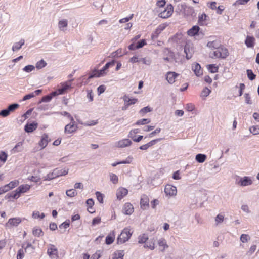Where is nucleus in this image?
<instances>
[{"label": "nucleus", "mask_w": 259, "mask_h": 259, "mask_svg": "<svg viewBox=\"0 0 259 259\" xmlns=\"http://www.w3.org/2000/svg\"><path fill=\"white\" fill-rule=\"evenodd\" d=\"M115 63V62L114 61L108 62L101 70H94L90 74L89 79H91L93 77H100L104 76L106 74L105 71L110 66H114Z\"/></svg>", "instance_id": "nucleus-1"}, {"label": "nucleus", "mask_w": 259, "mask_h": 259, "mask_svg": "<svg viewBox=\"0 0 259 259\" xmlns=\"http://www.w3.org/2000/svg\"><path fill=\"white\" fill-rule=\"evenodd\" d=\"M68 173V169H59L56 168L52 172L49 173L45 177H44V180H51L57 177L66 175Z\"/></svg>", "instance_id": "nucleus-2"}, {"label": "nucleus", "mask_w": 259, "mask_h": 259, "mask_svg": "<svg viewBox=\"0 0 259 259\" xmlns=\"http://www.w3.org/2000/svg\"><path fill=\"white\" fill-rule=\"evenodd\" d=\"M229 55L228 50L223 47H220L216 50H214L211 55L212 58L225 59Z\"/></svg>", "instance_id": "nucleus-3"}, {"label": "nucleus", "mask_w": 259, "mask_h": 259, "mask_svg": "<svg viewBox=\"0 0 259 259\" xmlns=\"http://www.w3.org/2000/svg\"><path fill=\"white\" fill-rule=\"evenodd\" d=\"M132 235V232H131L129 228H124L117 238V243L123 244L126 242L130 239Z\"/></svg>", "instance_id": "nucleus-4"}, {"label": "nucleus", "mask_w": 259, "mask_h": 259, "mask_svg": "<svg viewBox=\"0 0 259 259\" xmlns=\"http://www.w3.org/2000/svg\"><path fill=\"white\" fill-rule=\"evenodd\" d=\"M236 183L240 186H247L252 184V180L251 177L247 176L239 177L236 180Z\"/></svg>", "instance_id": "nucleus-5"}, {"label": "nucleus", "mask_w": 259, "mask_h": 259, "mask_svg": "<svg viewBox=\"0 0 259 259\" xmlns=\"http://www.w3.org/2000/svg\"><path fill=\"white\" fill-rule=\"evenodd\" d=\"M47 254L51 259L58 257V249L53 244H50L48 245Z\"/></svg>", "instance_id": "nucleus-6"}, {"label": "nucleus", "mask_w": 259, "mask_h": 259, "mask_svg": "<svg viewBox=\"0 0 259 259\" xmlns=\"http://www.w3.org/2000/svg\"><path fill=\"white\" fill-rule=\"evenodd\" d=\"M132 144L131 140L127 138L121 139L114 143V146L118 148H124L130 146Z\"/></svg>", "instance_id": "nucleus-7"}, {"label": "nucleus", "mask_w": 259, "mask_h": 259, "mask_svg": "<svg viewBox=\"0 0 259 259\" xmlns=\"http://www.w3.org/2000/svg\"><path fill=\"white\" fill-rule=\"evenodd\" d=\"M22 222L20 218H13L9 219L8 222L6 223L5 227L10 229L13 227H17Z\"/></svg>", "instance_id": "nucleus-8"}, {"label": "nucleus", "mask_w": 259, "mask_h": 259, "mask_svg": "<svg viewBox=\"0 0 259 259\" xmlns=\"http://www.w3.org/2000/svg\"><path fill=\"white\" fill-rule=\"evenodd\" d=\"M173 9V6L170 4L168 5L164 11L159 13V16L162 18H167L172 15Z\"/></svg>", "instance_id": "nucleus-9"}, {"label": "nucleus", "mask_w": 259, "mask_h": 259, "mask_svg": "<svg viewBox=\"0 0 259 259\" xmlns=\"http://www.w3.org/2000/svg\"><path fill=\"white\" fill-rule=\"evenodd\" d=\"M73 79H71L66 82L60 83L61 87L58 89L59 94L62 95L71 87V81Z\"/></svg>", "instance_id": "nucleus-10"}, {"label": "nucleus", "mask_w": 259, "mask_h": 259, "mask_svg": "<svg viewBox=\"0 0 259 259\" xmlns=\"http://www.w3.org/2000/svg\"><path fill=\"white\" fill-rule=\"evenodd\" d=\"M164 192L167 196L172 197L176 195L177 190L175 186L171 185H166L164 188Z\"/></svg>", "instance_id": "nucleus-11"}, {"label": "nucleus", "mask_w": 259, "mask_h": 259, "mask_svg": "<svg viewBox=\"0 0 259 259\" xmlns=\"http://www.w3.org/2000/svg\"><path fill=\"white\" fill-rule=\"evenodd\" d=\"M138 133H139L138 129L132 130L128 135V137L131 138L135 142H139L143 139V136H139L136 138V134Z\"/></svg>", "instance_id": "nucleus-12"}, {"label": "nucleus", "mask_w": 259, "mask_h": 259, "mask_svg": "<svg viewBox=\"0 0 259 259\" xmlns=\"http://www.w3.org/2000/svg\"><path fill=\"white\" fill-rule=\"evenodd\" d=\"M77 126L75 125V121L73 119V121H71V122L67 125H66L65 127L64 132L67 134H70L76 130Z\"/></svg>", "instance_id": "nucleus-13"}, {"label": "nucleus", "mask_w": 259, "mask_h": 259, "mask_svg": "<svg viewBox=\"0 0 259 259\" xmlns=\"http://www.w3.org/2000/svg\"><path fill=\"white\" fill-rule=\"evenodd\" d=\"M134 212V207L130 203H126L122 209V212L126 215H131Z\"/></svg>", "instance_id": "nucleus-14"}, {"label": "nucleus", "mask_w": 259, "mask_h": 259, "mask_svg": "<svg viewBox=\"0 0 259 259\" xmlns=\"http://www.w3.org/2000/svg\"><path fill=\"white\" fill-rule=\"evenodd\" d=\"M208 20V16L206 14L202 13L199 14L198 23L200 25H206Z\"/></svg>", "instance_id": "nucleus-15"}, {"label": "nucleus", "mask_w": 259, "mask_h": 259, "mask_svg": "<svg viewBox=\"0 0 259 259\" xmlns=\"http://www.w3.org/2000/svg\"><path fill=\"white\" fill-rule=\"evenodd\" d=\"M158 245L160 248V251L164 252L165 250L168 248L166 240L163 238H161L157 241Z\"/></svg>", "instance_id": "nucleus-16"}, {"label": "nucleus", "mask_w": 259, "mask_h": 259, "mask_svg": "<svg viewBox=\"0 0 259 259\" xmlns=\"http://www.w3.org/2000/svg\"><path fill=\"white\" fill-rule=\"evenodd\" d=\"M149 202L148 197L145 195H142L140 200L141 208L142 209H147L149 207Z\"/></svg>", "instance_id": "nucleus-17"}, {"label": "nucleus", "mask_w": 259, "mask_h": 259, "mask_svg": "<svg viewBox=\"0 0 259 259\" xmlns=\"http://www.w3.org/2000/svg\"><path fill=\"white\" fill-rule=\"evenodd\" d=\"M128 193V190L124 188H119L116 192V197L117 199L121 200Z\"/></svg>", "instance_id": "nucleus-18"}, {"label": "nucleus", "mask_w": 259, "mask_h": 259, "mask_svg": "<svg viewBox=\"0 0 259 259\" xmlns=\"http://www.w3.org/2000/svg\"><path fill=\"white\" fill-rule=\"evenodd\" d=\"M178 74L175 72H168L166 75V79L170 84H172L175 82L176 77Z\"/></svg>", "instance_id": "nucleus-19"}, {"label": "nucleus", "mask_w": 259, "mask_h": 259, "mask_svg": "<svg viewBox=\"0 0 259 259\" xmlns=\"http://www.w3.org/2000/svg\"><path fill=\"white\" fill-rule=\"evenodd\" d=\"M182 7L184 9V13L185 15L188 16H193L195 14V10L192 7L183 6Z\"/></svg>", "instance_id": "nucleus-20"}, {"label": "nucleus", "mask_w": 259, "mask_h": 259, "mask_svg": "<svg viewBox=\"0 0 259 259\" xmlns=\"http://www.w3.org/2000/svg\"><path fill=\"white\" fill-rule=\"evenodd\" d=\"M192 68L196 76H199L202 74V70L199 64L196 63L193 64Z\"/></svg>", "instance_id": "nucleus-21"}, {"label": "nucleus", "mask_w": 259, "mask_h": 259, "mask_svg": "<svg viewBox=\"0 0 259 259\" xmlns=\"http://www.w3.org/2000/svg\"><path fill=\"white\" fill-rule=\"evenodd\" d=\"M221 43L220 41L215 40L213 41H210L208 42L207 44V47L211 49H214L216 50L218 48L221 47Z\"/></svg>", "instance_id": "nucleus-22"}, {"label": "nucleus", "mask_w": 259, "mask_h": 259, "mask_svg": "<svg viewBox=\"0 0 259 259\" xmlns=\"http://www.w3.org/2000/svg\"><path fill=\"white\" fill-rule=\"evenodd\" d=\"M25 44V40L21 39L19 42H15L12 48L13 52L19 51Z\"/></svg>", "instance_id": "nucleus-23"}, {"label": "nucleus", "mask_w": 259, "mask_h": 259, "mask_svg": "<svg viewBox=\"0 0 259 259\" xmlns=\"http://www.w3.org/2000/svg\"><path fill=\"white\" fill-rule=\"evenodd\" d=\"M144 248L153 250L155 248V240L154 239H151L148 241H147L144 245Z\"/></svg>", "instance_id": "nucleus-24"}, {"label": "nucleus", "mask_w": 259, "mask_h": 259, "mask_svg": "<svg viewBox=\"0 0 259 259\" xmlns=\"http://www.w3.org/2000/svg\"><path fill=\"white\" fill-rule=\"evenodd\" d=\"M255 39L253 36H247L245 44L248 48H253L255 44Z\"/></svg>", "instance_id": "nucleus-25"}, {"label": "nucleus", "mask_w": 259, "mask_h": 259, "mask_svg": "<svg viewBox=\"0 0 259 259\" xmlns=\"http://www.w3.org/2000/svg\"><path fill=\"white\" fill-rule=\"evenodd\" d=\"M122 99L124 103H127V104H129L130 106L135 104L138 101L137 99L131 98L127 95H124L122 97Z\"/></svg>", "instance_id": "nucleus-26"}, {"label": "nucleus", "mask_w": 259, "mask_h": 259, "mask_svg": "<svg viewBox=\"0 0 259 259\" xmlns=\"http://www.w3.org/2000/svg\"><path fill=\"white\" fill-rule=\"evenodd\" d=\"M49 142V137L47 134H44L42 136L41 141L39 143V146L41 147V149L44 148L46 147Z\"/></svg>", "instance_id": "nucleus-27"}, {"label": "nucleus", "mask_w": 259, "mask_h": 259, "mask_svg": "<svg viewBox=\"0 0 259 259\" xmlns=\"http://www.w3.org/2000/svg\"><path fill=\"white\" fill-rule=\"evenodd\" d=\"M37 127V123H32L30 124H27L25 126V131L27 133H31L34 130H35Z\"/></svg>", "instance_id": "nucleus-28"}, {"label": "nucleus", "mask_w": 259, "mask_h": 259, "mask_svg": "<svg viewBox=\"0 0 259 259\" xmlns=\"http://www.w3.org/2000/svg\"><path fill=\"white\" fill-rule=\"evenodd\" d=\"M200 28L198 26H193L190 29L187 31V34L190 36H194L197 34Z\"/></svg>", "instance_id": "nucleus-29"}, {"label": "nucleus", "mask_w": 259, "mask_h": 259, "mask_svg": "<svg viewBox=\"0 0 259 259\" xmlns=\"http://www.w3.org/2000/svg\"><path fill=\"white\" fill-rule=\"evenodd\" d=\"M68 25V21L66 19L60 20L58 22V27L60 30L64 31Z\"/></svg>", "instance_id": "nucleus-30"}, {"label": "nucleus", "mask_w": 259, "mask_h": 259, "mask_svg": "<svg viewBox=\"0 0 259 259\" xmlns=\"http://www.w3.org/2000/svg\"><path fill=\"white\" fill-rule=\"evenodd\" d=\"M148 236L146 234H142L138 237V242L140 244H145L148 240Z\"/></svg>", "instance_id": "nucleus-31"}, {"label": "nucleus", "mask_w": 259, "mask_h": 259, "mask_svg": "<svg viewBox=\"0 0 259 259\" xmlns=\"http://www.w3.org/2000/svg\"><path fill=\"white\" fill-rule=\"evenodd\" d=\"M19 181L18 180H14L10 182L9 184L5 185V187L7 188L8 191L15 188L19 185Z\"/></svg>", "instance_id": "nucleus-32"}, {"label": "nucleus", "mask_w": 259, "mask_h": 259, "mask_svg": "<svg viewBox=\"0 0 259 259\" xmlns=\"http://www.w3.org/2000/svg\"><path fill=\"white\" fill-rule=\"evenodd\" d=\"M115 239V233L112 231L106 238V243L108 245L112 243Z\"/></svg>", "instance_id": "nucleus-33"}, {"label": "nucleus", "mask_w": 259, "mask_h": 259, "mask_svg": "<svg viewBox=\"0 0 259 259\" xmlns=\"http://www.w3.org/2000/svg\"><path fill=\"white\" fill-rule=\"evenodd\" d=\"M30 188V186L28 184L25 185H21L18 188H17L19 192L21 193H23L28 191Z\"/></svg>", "instance_id": "nucleus-34"}, {"label": "nucleus", "mask_w": 259, "mask_h": 259, "mask_svg": "<svg viewBox=\"0 0 259 259\" xmlns=\"http://www.w3.org/2000/svg\"><path fill=\"white\" fill-rule=\"evenodd\" d=\"M207 158L206 155L204 154H198L195 156L196 160L199 163L204 162Z\"/></svg>", "instance_id": "nucleus-35"}, {"label": "nucleus", "mask_w": 259, "mask_h": 259, "mask_svg": "<svg viewBox=\"0 0 259 259\" xmlns=\"http://www.w3.org/2000/svg\"><path fill=\"white\" fill-rule=\"evenodd\" d=\"M166 51L168 53V56L166 57H164L163 59L165 61H168V62H172L173 60L174 59V53L170 51H169L168 49H166Z\"/></svg>", "instance_id": "nucleus-36"}, {"label": "nucleus", "mask_w": 259, "mask_h": 259, "mask_svg": "<svg viewBox=\"0 0 259 259\" xmlns=\"http://www.w3.org/2000/svg\"><path fill=\"white\" fill-rule=\"evenodd\" d=\"M124 252L123 250H119L114 253L113 259H123Z\"/></svg>", "instance_id": "nucleus-37"}, {"label": "nucleus", "mask_w": 259, "mask_h": 259, "mask_svg": "<svg viewBox=\"0 0 259 259\" xmlns=\"http://www.w3.org/2000/svg\"><path fill=\"white\" fill-rule=\"evenodd\" d=\"M47 65V63L43 59L40 60L36 63V68L40 69L44 68Z\"/></svg>", "instance_id": "nucleus-38"}, {"label": "nucleus", "mask_w": 259, "mask_h": 259, "mask_svg": "<svg viewBox=\"0 0 259 259\" xmlns=\"http://www.w3.org/2000/svg\"><path fill=\"white\" fill-rule=\"evenodd\" d=\"M207 69L211 73H215L218 71V66L215 64H210L208 65Z\"/></svg>", "instance_id": "nucleus-39"}, {"label": "nucleus", "mask_w": 259, "mask_h": 259, "mask_svg": "<svg viewBox=\"0 0 259 259\" xmlns=\"http://www.w3.org/2000/svg\"><path fill=\"white\" fill-rule=\"evenodd\" d=\"M165 28L164 25H160L156 28L154 34H152V36H157L159 33H161L162 31H163Z\"/></svg>", "instance_id": "nucleus-40"}, {"label": "nucleus", "mask_w": 259, "mask_h": 259, "mask_svg": "<svg viewBox=\"0 0 259 259\" xmlns=\"http://www.w3.org/2000/svg\"><path fill=\"white\" fill-rule=\"evenodd\" d=\"M249 131L254 135L259 134V126L256 125L251 126L249 128Z\"/></svg>", "instance_id": "nucleus-41"}, {"label": "nucleus", "mask_w": 259, "mask_h": 259, "mask_svg": "<svg viewBox=\"0 0 259 259\" xmlns=\"http://www.w3.org/2000/svg\"><path fill=\"white\" fill-rule=\"evenodd\" d=\"M23 143L22 142H18L15 146L13 148V151L14 153L17 152H20L22 150V146Z\"/></svg>", "instance_id": "nucleus-42"}, {"label": "nucleus", "mask_w": 259, "mask_h": 259, "mask_svg": "<svg viewBox=\"0 0 259 259\" xmlns=\"http://www.w3.org/2000/svg\"><path fill=\"white\" fill-rule=\"evenodd\" d=\"M66 194L68 197H73L76 196L77 194V193L75 189H71L67 190Z\"/></svg>", "instance_id": "nucleus-43"}, {"label": "nucleus", "mask_w": 259, "mask_h": 259, "mask_svg": "<svg viewBox=\"0 0 259 259\" xmlns=\"http://www.w3.org/2000/svg\"><path fill=\"white\" fill-rule=\"evenodd\" d=\"M140 61L142 62L143 64L147 65H150L152 62V60L150 57L142 58L140 59Z\"/></svg>", "instance_id": "nucleus-44"}, {"label": "nucleus", "mask_w": 259, "mask_h": 259, "mask_svg": "<svg viewBox=\"0 0 259 259\" xmlns=\"http://www.w3.org/2000/svg\"><path fill=\"white\" fill-rule=\"evenodd\" d=\"M69 226V221H65L62 223L59 227L60 230L64 229L63 231H61V233H63L65 229H67Z\"/></svg>", "instance_id": "nucleus-45"}, {"label": "nucleus", "mask_w": 259, "mask_h": 259, "mask_svg": "<svg viewBox=\"0 0 259 259\" xmlns=\"http://www.w3.org/2000/svg\"><path fill=\"white\" fill-rule=\"evenodd\" d=\"M250 239V237L248 234H243L240 236V241L242 243H246Z\"/></svg>", "instance_id": "nucleus-46"}, {"label": "nucleus", "mask_w": 259, "mask_h": 259, "mask_svg": "<svg viewBox=\"0 0 259 259\" xmlns=\"http://www.w3.org/2000/svg\"><path fill=\"white\" fill-rule=\"evenodd\" d=\"M224 219V215L222 214H219L217 215V217L215 218V222L217 225H218L219 224L223 222Z\"/></svg>", "instance_id": "nucleus-47"}, {"label": "nucleus", "mask_w": 259, "mask_h": 259, "mask_svg": "<svg viewBox=\"0 0 259 259\" xmlns=\"http://www.w3.org/2000/svg\"><path fill=\"white\" fill-rule=\"evenodd\" d=\"M35 69L34 66L32 65H28L26 66H25L23 68V71L27 73L30 72L32 71H33Z\"/></svg>", "instance_id": "nucleus-48"}, {"label": "nucleus", "mask_w": 259, "mask_h": 259, "mask_svg": "<svg viewBox=\"0 0 259 259\" xmlns=\"http://www.w3.org/2000/svg\"><path fill=\"white\" fill-rule=\"evenodd\" d=\"M110 180L113 184H117L118 182V177L114 174L111 173L109 175Z\"/></svg>", "instance_id": "nucleus-49"}, {"label": "nucleus", "mask_w": 259, "mask_h": 259, "mask_svg": "<svg viewBox=\"0 0 259 259\" xmlns=\"http://www.w3.org/2000/svg\"><path fill=\"white\" fill-rule=\"evenodd\" d=\"M211 93V90L207 88H204L201 92V96L203 98H206Z\"/></svg>", "instance_id": "nucleus-50"}, {"label": "nucleus", "mask_w": 259, "mask_h": 259, "mask_svg": "<svg viewBox=\"0 0 259 259\" xmlns=\"http://www.w3.org/2000/svg\"><path fill=\"white\" fill-rule=\"evenodd\" d=\"M246 72L247 76L250 80H253L255 78L256 75L251 70L247 69Z\"/></svg>", "instance_id": "nucleus-51"}, {"label": "nucleus", "mask_w": 259, "mask_h": 259, "mask_svg": "<svg viewBox=\"0 0 259 259\" xmlns=\"http://www.w3.org/2000/svg\"><path fill=\"white\" fill-rule=\"evenodd\" d=\"M21 193L19 192V191L17 189L12 193H11L8 197H12L14 199H18L20 196Z\"/></svg>", "instance_id": "nucleus-52"}, {"label": "nucleus", "mask_w": 259, "mask_h": 259, "mask_svg": "<svg viewBox=\"0 0 259 259\" xmlns=\"http://www.w3.org/2000/svg\"><path fill=\"white\" fill-rule=\"evenodd\" d=\"M150 122V119L144 118V119H142L138 120L136 122V124L138 125H144V124L149 123Z\"/></svg>", "instance_id": "nucleus-53"}, {"label": "nucleus", "mask_w": 259, "mask_h": 259, "mask_svg": "<svg viewBox=\"0 0 259 259\" xmlns=\"http://www.w3.org/2000/svg\"><path fill=\"white\" fill-rule=\"evenodd\" d=\"M33 234L37 237H39L41 235L42 233L41 229L39 228H34L32 231Z\"/></svg>", "instance_id": "nucleus-54"}, {"label": "nucleus", "mask_w": 259, "mask_h": 259, "mask_svg": "<svg viewBox=\"0 0 259 259\" xmlns=\"http://www.w3.org/2000/svg\"><path fill=\"white\" fill-rule=\"evenodd\" d=\"M19 106V105L17 103H14L10 105L8 107V110L9 111L10 113L11 112H13L14 110H15L16 109H17Z\"/></svg>", "instance_id": "nucleus-55"}, {"label": "nucleus", "mask_w": 259, "mask_h": 259, "mask_svg": "<svg viewBox=\"0 0 259 259\" xmlns=\"http://www.w3.org/2000/svg\"><path fill=\"white\" fill-rule=\"evenodd\" d=\"M152 110V109L151 107H150L149 106H147V107H145L142 108L140 110V113L141 114H146L147 113L150 112Z\"/></svg>", "instance_id": "nucleus-56"}, {"label": "nucleus", "mask_w": 259, "mask_h": 259, "mask_svg": "<svg viewBox=\"0 0 259 259\" xmlns=\"http://www.w3.org/2000/svg\"><path fill=\"white\" fill-rule=\"evenodd\" d=\"M7 157L8 155L6 152L4 151L0 152V161L4 163L7 160Z\"/></svg>", "instance_id": "nucleus-57"}, {"label": "nucleus", "mask_w": 259, "mask_h": 259, "mask_svg": "<svg viewBox=\"0 0 259 259\" xmlns=\"http://www.w3.org/2000/svg\"><path fill=\"white\" fill-rule=\"evenodd\" d=\"M28 179L35 183H38L40 182V178L39 176H32L31 177H28Z\"/></svg>", "instance_id": "nucleus-58"}, {"label": "nucleus", "mask_w": 259, "mask_h": 259, "mask_svg": "<svg viewBox=\"0 0 259 259\" xmlns=\"http://www.w3.org/2000/svg\"><path fill=\"white\" fill-rule=\"evenodd\" d=\"M146 44V40L145 39H141L139 41H138L136 45V48L137 49H140L142 48Z\"/></svg>", "instance_id": "nucleus-59"}, {"label": "nucleus", "mask_w": 259, "mask_h": 259, "mask_svg": "<svg viewBox=\"0 0 259 259\" xmlns=\"http://www.w3.org/2000/svg\"><path fill=\"white\" fill-rule=\"evenodd\" d=\"M133 160V157L128 156L125 160L120 161V164H130Z\"/></svg>", "instance_id": "nucleus-60"}, {"label": "nucleus", "mask_w": 259, "mask_h": 259, "mask_svg": "<svg viewBox=\"0 0 259 259\" xmlns=\"http://www.w3.org/2000/svg\"><path fill=\"white\" fill-rule=\"evenodd\" d=\"M133 15H134L133 14H131L128 17L121 19L119 21V23H124L128 22L130 20H131L133 18Z\"/></svg>", "instance_id": "nucleus-61"}, {"label": "nucleus", "mask_w": 259, "mask_h": 259, "mask_svg": "<svg viewBox=\"0 0 259 259\" xmlns=\"http://www.w3.org/2000/svg\"><path fill=\"white\" fill-rule=\"evenodd\" d=\"M96 195L97 197V199L98 200V201L102 203L103 202V196L102 193H101L99 192H96Z\"/></svg>", "instance_id": "nucleus-62"}, {"label": "nucleus", "mask_w": 259, "mask_h": 259, "mask_svg": "<svg viewBox=\"0 0 259 259\" xmlns=\"http://www.w3.org/2000/svg\"><path fill=\"white\" fill-rule=\"evenodd\" d=\"M123 54L124 53L122 52L121 49H118L116 51L112 53L113 56L116 57L122 56Z\"/></svg>", "instance_id": "nucleus-63"}, {"label": "nucleus", "mask_w": 259, "mask_h": 259, "mask_svg": "<svg viewBox=\"0 0 259 259\" xmlns=\"http://www.w3.org/2000/svg\"><path fill=\"white\" fill-rule=\"evenodd\" d=\"M10 112L8 110V109H6L1 110L0 112V115L2 116L3 117H7L10 114Z\"/></svg>", "instance_id": "nucleus-64"}]
</instances>
